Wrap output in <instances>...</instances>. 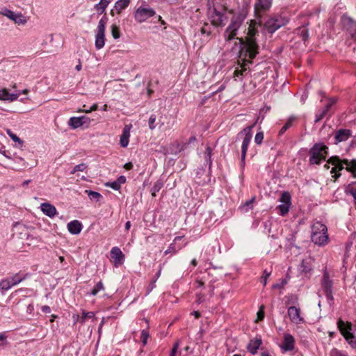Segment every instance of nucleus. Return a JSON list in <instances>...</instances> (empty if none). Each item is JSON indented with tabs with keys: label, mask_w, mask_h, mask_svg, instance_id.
Wrapping results in <instances>:
<instances>
[{
	"label": "nucleus",
	"mask_w": 356,
	"mask_h": 356,
	"mask_svg": "<svg viewBox=\"0 0 356 356\" xmlns=\"http://www.w3.org/2000/svg\"><path fill=\"white\" fill-rule=\"evenodd\" d=\"M109 1L108 0H100V1L95 6V8L97 11L100 12V13H103Z\"/></svg>",
	"instance_id": "7c9ffc66"
},
{
	"label": "nucleus",
	"mask_w": 356,
	"mask_h": 356,
	"mask_svg": "<svg viewBox=\"0 0 356 356\" xmlns=\"http://www.w3.org/2000/svg\"><path fill=\"white\" fill-rule=\"evenodd\" d=\"M271 272H268L266 270H264L263 275L261 277V282L263 283L264 286H266L267 284V279L270 275Z\"/></svg>",
	"instance_id": "49530a36"
},
{
	"label": "nucleus",
	"mask_w": 356,
	"mask_h": 356,
	"mask_svg": "<svg viewBox=\"0 0 356 356\" xmlns=\"http://www.w3.org/2000/svg\"><path fill=\"white\" fill-rule=\"evenodd\" d=\"M28 276V274L21 275L19 273H16L9 278L3 279L0 281V289L2 291H8L12 286H15L26 280Z\"/></svg>",
	"instance_id": "9b49d317"
},
{
	"label": "nucleus",
	"mask_w": 356,
	"mask_h": 356,
	"mask_svg": "<svg viewBox=\"0 0 356 356\" xmlns=\"http://www.w3.org/2000/svg\"><path fill=\"white\" fill-rule=\"evenodd\" d=\"M293 118H289L287 122L284 124V126L281 128L279 134H283L289 128L292 126Z\"/></svg>",
	"instance_id": "ea45409f"
},
{
	"label": "nucleus",
	"mask_w": 356,
	"mask_h": 356,
	"mask_svg": "<svg viewBox=\"0 0 356 356\" xmlns=\"http://www.w3.org/2000/svg\"><path fill=\"white\" fill-rule=\"evenodd\" d=\"M337 327L350 346L353 348L356 349V340H354L355 336L350 332L352 329L351 325L350 323L346 324L340 319L337 322Z\"/></svg>",
	"instance_id": "6e6552de"
},
{
	"label": "nucleus",
	"mask_w": 356,
	"mask_h": 356,
	"mask_svg": "<svg viewBox=\"0 0 356 356\" xmlns=\"http://www.w3.org/2000/svg\"><path fill=\"white\" fill-rule=\"evenodd\" d=\"M133 167V165L131 163H127L124 164V168L126 169V170H131Z\"/></svg>",
	"instance_id": "13d9d810"
},
{
	"label": "nucleus",
	"mask_w": 356,
	"mask_h": 356,
	"mask_svg": "<svg viewBox=\"0 0 356 356\" xmlns=\"http://www.w3.org/2000/svg\"><path fill=\"white\" fill-rule=\"evenodd\" d=\"M163 182L160 180L157 181L154 184V186L151 188V193H152V195L153 197L156 196V193H158L161 189V188L163 187Z\"/></svg>",
	"instance_id": "72a5a7b5"
},
{
	"label": "nucleus",
	"mask_w": 356,
	"mask_h": 356,
	"mask_svg": "<svg viewBox=\"0 0 356 356\" xmlns=\"http://www.w3.org/2000/svg\"><path fill=\"white\" fill-rule=\"evenodd\" d=\"M105 186L107 187H110L115 191H118L121 188L120 186L119 185V183H118V181L116 180L113 182H107L105 184Z\"/></svg>",
	"instance_id": "a18cd8bd"
},
{
	"label": "nucleus",
	"mask_w": 356,
	"mask_h": 356,
	"mask_svg": "<svg viewBox=\"0 0 356 356\" xmlns=\"http://www.w3.org/2000/svg\"><path fill=\"white\" fill-rule=\"evenodd\" d=\"M262 344V340L260 338H256L250 340L247 348L248 350L252 355H255L257 353L258 349Z\"/></svg>",
	"instance_id": "cd10ccee"
},
{
	"label": "nucleus",
	"mask_w": 356,
	"mask_h": 356,
	"mask_svg": "<svg viewBox=\"0 0 356 356\" xmlns=\"http://www.w3.org/2000/svg\"><path fill=\"white\" fill-rule=\"evenodd\" d=\"M328 163L335 165L331 170V173L335 174L333 176L335 179L341 175L340 174H336V172L343 169V164L346 165V168L348 172H350L353 174L354 177H356V159H353L349 161L347 159L341 160L338 156H332L328 160Z\"/></svg>",
	"instance_id": "7ed1b4c3"
},
{
	"label": "nucleus",
	"mask_w": 356,
	"mask_h": 356,
	"mask_svg": "<svg viewBox=\"0 0 356 356\" xmlns=\"http://www.w3.org/2000/svg\"><path fill=\"white\" fill-rule=\"evenodd\" d=\"M40 208L42 213L49 218H54L57 213L56 207L50 203H42Z\"/></svg>",
	"instance_id": "5701e85b"
},
{
	"label": "nucleus",
	"mask_w": 356,
	"mask_h": 356,
	"mask_svg": "<svg viewBox=\"0 0 356 356\" xmlns=\"http://www.w3.org/2000/svg\"><path fill=\"white\" fill-rule=\"evenodd\" d=\"M149 336V332L147 330H142L140 338H141V341H142L143 346H145L147 344Z\"/></svg>",
	"instance_id": "37998d69"
},
{
	"label": "nucleus",
	"mask_w": 356,
	"mask_h": 356,
	"mask_svg": "<svg viewBox=\"0 0 356 356\" xmlns=\"http://www.w3.org/2000/svg\"><path fill=\"white\" fill-rule=\"evenodd\" d=\"M7 134L10 137V138L19 144H22V140L15 134H13L11 130L7 129Z\"/></svg>",
	"instance_id": "79ce46f5"
},
{
	"label": "nucleus",
	"mask_w": 356,
	"mask_h": 356,
	"mask_svg": "<svg viewBox=\"0 0 356 356\" xmlns=\"http://www.w3.org/2000/svg\"><path fill=\"white\" fill-rule=\"evenodd\" d=\"M106 21L104 19H101L99 21L97 31L95 34V45L97 49H101L105 44V30H106Z\"/></svg>",
	"instance_id": "9d476101"
},
{
	"label": "nucleus",
	"mask_w": 356,
	"mask_h": 356,
	"mask_svg": "<svg viewBox=\"0 0 356 356\" xmlns=\"http://www.w3.org/2000/svg\"><path fill=\"white\" fill-rule=\"evenodd\" d=\"M19 95L18 93H10L6 88L0 90V100L13 102L17 99Z\"/></svg>",
	"instance_id": "393cba45"
},
{
	"label": "nucleus",
	"mask_w": 356,
	"mask_h": 356,
	"mask_svg": "<svg viewBox=\"0 0 356 356\" xmlns=\"http://www.w3.org/2000/svg\"><path fill=\"white\" fill-rule=\"evenodd\" d=\"M350 193L352 195V196L354 198L355 204H356V189L352 188L350 190Z\"/></svg>",
	"instance_id": "6e6d98bb"
},
{
	"label": "nucleus",
	"mask_w": 356,
	"mask_h": 356,
	"mask_svg": "<svg viewBox=\"0 0 356 356\" xmlns=\"http://www.w3.org/2000/svg\"><path fill=\"white\" fill-rule=\"evenodd\" d=\"M130 137V127L125 126L122 135L120 136V145L122 147H126L129 142Z\"/></svg>",
	"instance_id": "c85d7f7f"
},
{
	"label": "nucleus",
	"mask_w": 356,
	"mask_h": 356,
	"mask_svg": "<svg viewBox=\"0 0 356 356\" xmlns=\"http://www.w3.org/2000/svg\"><path fill=\"white\" fill-rule=\"evenodd\" d=\"M331 356H347V355L339 352L337 350L335 349L332 351Z\"/></svg>",
	"instance_id": "864d4df0"
},
{
	"label": "nucleus",
	"mask_w": 356,
	"mask_h": 356,
	"mask_svg": "<svg viewBox=\"0 0 356 356\" xmlns=\"http://www.w3.org/2000/svg\"><path fill=\"white\" fill-rule=\"evenodd\" d=\"M294 337L291 334L286 333L284 335V341L282 344L280 345V348L285 352L291 351L294 349Z\"/></svg>",
	"instance_id": "412c9836"
},
{
	"label": "nucleus",
	"mask_w": 356,
	"mask_h": 356,
	"mask_svg": "<svg viewBox=\"0 0 356 356\" xmlns=\"http://www.w3.org/2000/svg\"><path fill=\"white\" fill-rule=\"evenodd\" d=\"M335 102H336L335 99H333V98L329 99L328 104L325 106V108L321 111H319L316 115L315 122H318L321 121L327 115L328 111L332 106V105H334L335 104Z\"/></svg>",
	"instance_id": "a878e982"
},
{
	"label": "nucleus",
	"mask_w": 356,
	"mask_h": 356,
	"mask_svg": "<svg viewBox=\"0 0 356 356\" xmlns=\"http://www.w3.org/2000/svg\"><path fill=\"white\" fill-rule=\"evenodd\" d=\"M273 0H257L254 4V13L257 18L260 19L262 13L267 11L272 6Z\"/></svg>",
	"instance_id": "dca6fc26"
},
{
	"label": "nucleus",
	"mask_w": 356,
	"mask_h": 356,
	"mask_svg": "<svg viewBox=\"0 0 356 356\" xmlns=\"http://www.w3.org/2000/svg\"><path fill=\"white\" fill-rule=\"evenodd\" d=\"M192 314L195 316V318H198L200 316V314L197 311H194Z\"/></svg>",
	"instance_id": "774afa93"
},
{
	"label": "nucleus",
	"mask_w": 356,
	"mask_h": 356,
	"mask_svg": "<svg viewBox=\"0 0 356 356\" xmlns=\"http://www.w3.org/2000/svg\"><path fill=\"white\" fill-rule=\"evenodd\" d=\"M211 149L209 147H207V149H206V152L205 154H207V156H208L209 158L211 156Z\"/></svg>",
	"instance_id": "680f3d73"
},
{
	"label": "nucleus",
	"mask_w": 356,
	"mask_h": 356,
	"mask_svg": "<svg viewBox=\"0 0 356 356\" xmlns=\"http://www.w3.org/2000/svg\"><path fill=\"white\" fill-rule=\"evenodd\" d=\"M264 306L261 305L260 307L259 312H257V320L258 321H261L264 317Z\"/></svg>",
	"instance_id": "8fccbe9b"
},
{
	"label": "nucleus",
	"mask_w": 356,
	"mask_h": 356,
	"mask_svg": "<svg viewBox=\"0 0 356 356\" xmlns=\"http://www.w3.org/2000/svg\"><path fill=\"white\" fill-rule=\"evenodd\" d=\"M254 124L246 127L242 131H241L237 135L238 138H243V142L241 145V161L243 163H245V156L249 144L252 138V129L254 127Z\"/></svg>",
	"instance_id": "423d86ee"
},
{
	"label": "nucleus",
	"mask_w": 356,
	"mask_h": 356,
	"mask_svg": "<svg viewBox=\"0 0 356 356\" xmlns=\"http://www.w3.org/2000/svg\"><path fill=\"white\" fill-rule=\"evenodd\" d=\"M170 117L165 114H161L157 122V127L161 131H166L170 129L173 124L170 123Z\"/></svg>",
	"instance_id": "6ab92c4d"
},
{
	"label": "nucleus",
	"mask_w": 356,
	"mask_h": 356,
	"mask_svg": "<svg viewBox=\"0 0 356 356\" xmlns=\"http://www.w3.org/2000/svg\"><path fill=\"white\" fill-rule=\"evenodd\" d=\"M95 319V313L92 312H82V315L80 318V323L81 324H83L86 319Z\"/></svg>",
	"instance_id": "2f4dec72"
},
{
	"label": "nucleus",
	"mask_w": 356,
	"mask_h": 356,
	"mask_svg": "<svg viewBox=\"0 0 356 356\" xmlns=\"http://www.w3.org/2000/svg\"><path fill=\"white\" fill-rule=\"evenodd\" d=\"M291 197L290 193L289 192H283L280 200L282 204L277 207V209L279 210L280 215L284 216L288 213L291 205Z\"/></svg>",
	"instance_id": "4468645a"
},
{
	"label": "nucleus",
	"mask_w": 356,
	"mask_h": 356,
	"mask_svg": "<svg viewBox=\"0 0 356 356\" xmlns=\"http://www.w3.org/2000/svg\"><path fill=\"white\" fill-rule=\"evenodd\" d=\"M130 2V0L117 1L114 6V10H115L118 14H120L123 10H124L129 6Z\"/></svg>",
	"instance_id": "c756f323"
},
{
	"label": "nucleus",
	"mask_w": 356,
	"mask_h": 356,
	"mask_svg": "<svg viewBox=\"0 0 356 356\" xmlns=\"http://www.w3.org/2000/svg\"><path fill=\"white\" fill-rule=\"evenodd\" d=\"M264 139V133L262 131H259L256 134L254 137V142L257 145H261Z\"/></svg>",
	"instance_id": "c03bdc74"
},
{
	"label": "nucleus",
	"mask_w": 356,
	"mask_h": 356,
	"mask_svg": "<svg viewBox=\"0 0 356 356\" xmlns=\"http://www.w3.org/2000/svg\"><path fill=\"white\" fill-rule=\"evenodd\" d=\"M257 33V31L255 28V23L251 22L248 29V37L246 39L245 44L246 51L248 53L249 58L251 59L254 58L258 54V45L254 38Z\"/></svg>",
	"instance_id": "39448f33"
},
{
	"label": "nucleus",
	"mask_w": 356,
	"mask_h": 356,
	"mask_svg": "<svg viewBox=\"0 0 356 356\" xmlns=\"http://www.w3.org/2000/svg\"><path fill=\"white\" fill-rule=\"evenodd\" d=\"M351 136V131L349 129H339L334 136L335 144L347 140Z\"/></svg>",
	"instance_id": "b1692460"
},
{
	"label": "nucleus",
	"mask_w": 356,
	"mask_h": 356,
	"mask_svg": "<svg viewBox=\"0 0 356 356\" xmlns=\"http://www.w3.org/2000/svg\"><path fill=\"white\" fill-rule=\"evenodd\" d=\"M41 309H42V312L44 313L49 314L51 312V309L47 305L42 306Z\"/></svg>",
	"instance_id": "5fc2aeb1"
},
{
	"label": "nucleus",
	"mask_w": 356,
	"mask_h": 356,
	"mask_svg": "<svg viewBox=\"0 0 356 356\" xmlns=\"http://www.w3.org/2000/svg\"><path fill=\"white\" fill-rule=\"evenodd\" d=\"M67 229L72 234H79L82 229V225L79 220H74L67 224Z\"/></svg>",
	"instance_id": "bb28decb"
},
{
	"label": "nucleus",
	"mask_w": 356,
	"mask_h": 356,
	"mask_svg": "<svg viewBox=\"0 0 356 356\" xmlns=\"http://www.w3.org/2000/svg\"><path fill=\"white\" fill-rule=\"evenodd\" d=\"M75 69L77 71H80L82 69V65H81L80 60H79V63H78V65H76Z\"/></svg>",
	"instance_id": "052dcab7"
},
{
	"label": "nucleus",
	"mask_w": 356,
	"mask_h": 356,
	"mask_svg": "<svg viewBox=\"0 0 356 356\" xmlns=\"http://www.w3.org/2000/svg\"><path fill=\"white\" fill-rule=\"evenodd\" d=\"M111 34L114 39H118L120 37L119 28L115 24L111 26Z\"/></svg>",
	"instance_id": "a19ab883"
},
{
	"label": "nucleus",
	"mask_w": 356,
	"mask_h": 356,
	"mask_svg": "<svg viewBox=\"0 0 356 356\" xmlns=\"http://www.w3.org/2000/svg\"><path fill=\"white\" fill-rule=\"evenodd\" d=\"M0 13L13 20L16 24H24L26 23V19L22 14L15 13L6 8H2Z\"/></svg>",
	"instance_id": "2eb2a0df"
},
{
	"label": "nucleus",
	"mask_w": 356,
	"mask_h": 356,
	"mask_svg": "<svg viewBox=\"0 0 356 356\" xmlns=\"http://www.w3.org/2000/svg\"><path fill=\"white\" fill-rule=\"evenodd\" d=\"M111 255L113 259L115 266H119L123 264L124 255L118 247H113L111 249Z\"/></svg>",
	"instance_id": "aec40b11"
},
{
	"label": "nucleus",
	"mask_w": 356,
	"mask_h": 356,
	"mask_svg": "<svg viewBox=\"0 0 356 356\" xmlns=\"http://www.w3.org/2000/svg\"><path fill=\"white\" fill-rule=\"evenodd\" d=\"M179 342H178V341H177V342L174 344V346H173V347H172V350H171V353H170V356H176V355H177V350H178V348H179Z\"/></svg>",
	"instance_id": "09e8293b"
},
{
	"label": "nucleus",
	"mask_w": 356,
	"mask_h": 356,
	"mask_svg": "<svg viewBox=\"0 0 356 356\" xmlns=\"http://www.w3.org/2000/svg\"><path fill=\"white\" fill-rule=\"evenodd\" d=\"M182 248V246H179L178 247V249L177 250L176 247H175V243H172L168 250H166L165 252H164V254H168L169 253H172V254H175L177 250H179Z\"/></svg>",
	"instance_id": "e433bc0d"
},
{
	"label": "nucleus",
	"mask_w": 356,
	"mask_h": 356,
	"mask_svg": "<svg viewBox=\"0 0 356 356\" xmlns=\"http://www.w3.org/2000/svg\"><path fill=\"white\" fill-rule=\"evenodd\" d=\"M208 18L213 26L223 27L228 19L227 10L225 8L218 10L214 6L209 8L208 10Z\"/></svg>",
	"instance_id": "20e7f679"
},
{
	"label": "nucleus",
	"mask_w": 356,
	"mask_h": 356,
	"mask_svg": "<svg viewBox=\"0 0 356 356\" xmlns=\"http://www.w3.org/2000/svg\"><path fill=\"white\" fill-rule=\"evenodd\" d=\"M311 238L312 242L316 245H326L329 241L326 225L320 222H314L312 226Z\"/></svg>",
	"instance_id": "f03ea898"
},
{
	"label": "nucleus",
	"mask_w": 356,
	"mask_h": 356,
	"mask_svg": "<svg viewBox=\"0 0 356 356\" xmlns=\"http://www.w3.org/2000/svg\"><path fill=\"white\" fill-rule=\"evenodd\" d=\"M287 314L291 323L294 324H301L304 323V318L300 316V308L291 306L288 308Z\"/></svg>",
	"instance_id": "f3484780"
},
{
	"label": "nucleus",
	"mask_w": 356,
	"mask_h": 356,
	"mask_svg": "<svg viewBox=\"0 0 356 356\" xmlns=\"http://www.w3.org/2000/svg\"><path fill=\"white\" fill-rule=\"evenodd\" d=\"M184 237V236H176L174 240H173V243H176L178 241H180L181 239H182Z\"/></svg>",
	"instance_id": "0e129e2a"
},
{
	"label": "nucleus",
	"mask_w": 356,
	"mask_h": 356,
	"mask_svg": "<svg viewBox=\"0 0 356 356\" xmlns=\"http://www.w3.org/2000/svg\"><path fill=\"white\" fill-rule=\"evenodd\" d=\"M241 69L236 68L234 70V78H239L242 79V77L244 76V73L246 72L247 69L245 67V65H242L240 66Z\"/></svg>",
	"instance_id": "473e14b6"
},
{
	"label": "nucleus",
	"mask_w": 356,
	"mask_h": 356,
	"mask_svg": "<svg viewBox=\"0 0 356 356\" xmlns=\"http://www.w3.org/2000/svg\"><path fill=\"white\" fill-rule=\"evenodd\" d=\"M300 35L302 40L305 42L309 39V32L306 29H302L300 30Z\"/></svg>",
	"instance_id": "de8ad7c7"
},
{
	"label": "nucleus",
	"mask_w": 356,
	"mask_h": 356,
	"mask_svg": "<svg viewBox=\"0 0 356 356\" xmlns=\"http://www.w3.org/2000/svg\"><path fill=\"white\" fill-rule=\"evenodd\" d=\"M322 286L327 297L332 298V282L330 280L327 273H325L323 277Z\"/></svg>",
	"instance_id": "4be33fe9"
},
{
	"label": "nucleus",
	"mask_w": 356,
	"mask_h": 356,
	"mask_svg": "<svg viewBox=\"0 0 356 356\" xmlns=\"http://www.w3.org/2000/svg\"><path fill=\"white\" fill-rule=\"evenodd\" d=\"M208 26L207 24H205L204 26L201 29V32L203 34H207V35H210L211 32V31H207L206 27Z\"/></svg>",
	"instance_id": "3c124183"
},
{
	"label": "nucleus",
	"mask_w": 356,
	"mask_h": 356,
	"mask_svg": "<svg viewBox=\"0 0 356 356\" xmlns=\"http://www.w3.org/2000/svg\"><path fill=\"white\" fill-rule=\"evenodd\" d=\"M327 147L322 144H316L311 149L309 162L311 164H318L326 158Z\"/></svg>",
	"instance_id": "0eeeda50"
},
{
	"label": "nucleus",
	"mask_w": 356,
	"mask_h": 356,
	"mask_svg": "<svg viewBox=\"0 0 356 356\" xmlns=\"http://www.w3.org/2000/svg\"><path fill=\"white\" fill-rule=\"evenodd\" d=\"M119 185L121 186L122 184L126 182V177L124 176H120L116 180Z\"/></svg>",
	"instance_id": "603ef678"
},
{
	"label": "nucleus",
	"mask_w": 356,
	"mask_h": 356,
	"mask_svg": "<svg viewBox=\"0 0 356 356\" xmlns=\"http://www.w3.org/2000/svg\"><path fill=\"white\" fill-rule=\"evenodd\" d=\"M157 120V118L156 115L152 114L150 115L149 120H148V126L149 129L150 130H154L157 127V122L156 123V121Z\"/></svg>",
	"instance_id": "f704fd0d"
},
{
	"label": "nucleus",
	"mask_w": 356,
	"mask_h": 356,
	"mask_svg": "<svg viewBox=\"0 0 356 356\" xmlns=\"http://www.w3.org/2000/svg\"><path fill=\"white\" fill-rule=\"evenodd\" d=\"M254 197H252L250 200L247 201L246 203L245 204V205L243 206V207H252V204L254 202Z\"/></svg>",
	"instance_id": "4d7b16f0"
},
{
	"label": "nucleus",
	"mask_w": 356,
	"mask_h": 356,
	"mask_svg": "<svg viewBox=\"0 0 356 356\" xmlns=\"http://www.w3.org/2000/svg\"><path fill=\"white\" fill-rule=\"evenodd\" d=\"M246 17L247 14L245 12H239L232 16L230 23L223 34L225 41H231L236 38L238 34V30L241 26Z\"/></svg>",
	"instance_id": "f257e3e1"
},
{
	"label": "nucleus",
	"mask_w": 356,
	"mask_h": 356,
	"mask_svg": "<svg viewBox=\"0 0 356 356\" xmlns=\"http://www.w3.org/2000/svg\"><path fill=\"white\" fill-rule=\"evenodd\" d=\"M131 227V222L130 221H127L125 224V229L127 231H128Z\"/></svg>",
	"instance_id": "69168bd1"
},
{
	"label": "nucleus",
	"mask_w": 356,
	"mask_h": 356,
	"mask_svg": "<svg viewBox=\"0 0 356 356\" xmlns=\"http://www.w3.org/2000/svg\"><path fill=\"white\" fill-rule=\"evenodd\" d=\"M341 21L343 29L353 39L356 40V21L346 15L341 17Z\"/></svg>",
	"instance_id": "ddd939ff"
},
{
	"label": "nucleus",
	"mask_w": 356,
	"mask_h": 356,
	"mask_svg": "<svg viewBox=\"0 0 356 356\" xmlns=\"http://www.w3.org/2000/svg\"><path fill=\"white\" fill-rule=\"evenodd\" d=\"M86 193L88 194L90 200H96L97 201H98L99 198L102 197L99 193L90 190H86Z\"/></svg>",
	"instance_id": "c9c22d12"
},
{
	"label": "nucleus",
	"mask_w": 356,
	"mask_h": 356,
	"mask_svg": "<svg viewBox=\"0 0 356 356\" xmlns=\"http://www.w3.org/2000/svg\"><path fill=\"white\" fill-rule=\"evenodd\" d=\"M86 168H87V165L86 163H80L79 165H75L70 173L72 175H74L76 172H83L86 169Z\"/></svg>",
	"instance_id": "58836bf2"
},
{
	"label": "nucleus",
	"mask_w": 356,
	"mask_h": 356,
	"mask_svg": "<svg viewBox=\"0 0 356 356\" xmlns=\"http://www.w3.org/2000/svg\"><path fill=\"white\" fill-rule=\"evenodd\" d=\"M102 290H104V285L103 283L100 281L92 289L90 294L92 296H96Z\"/></svg>",
	"instance_id": "4c0bfd02"
},
{
	"label": "nucleus",
	"mask_w": 356,
	"mask_h": 356,
	"mask_svg": "<svg viewBox=\"0 0 356 356\" xmlns=\"http://www.w3.org/2000/svg\"><path fill=\"white\" fill-rule=\"evenodd\" d=\"M97 108H98V106L97 104H94L90 108V111H96L97 110Z\"/></svg>",
	"instance_id": "e2e57ef3"
},
{
	"label": "nucleus",
	"mask_w": 356,
	"mask_h": 356,
	"mask_svg": "<svg viewBox=\"0 0 356 356\" xmlns=\"http://www.w3.org/2000/svg\"><path fill=\"white\" fill-rule=\"evenodd\" d=\"M73 318H74L75 323L78 322V321L80 322L81 317L79 315H74Z\"/></svg>",
	"instance_id": "338daca9"
},
{
	"label": "nucleus",
	"mask_w": 356,
	"mask_h": 356,
	"mask_svg": "<svg viewBox=\"0 0 356 356\" xmlns=\"http://www.w3.org/2000/svg\"><path fill=\"white\" fill-rule=\"evenodd\" d=\"M90 122L91 120L86 116L72 117L69 120V125L73 129H77L83 125L88 127Z\"/></svg>",
	"instance_id": "a211bd4d"
},
{
	"label": "nucleus",
	"mask_w": 356,
	"mask_h": 356,
	"mask_svg": "<svg viewBox=\"0 0 356 356\" xmlns=\"http://www.w3.org/2000/svg\"><path fill=\"white\" fill-rule=\"evenodd\" d=\"M288 23V19L280 15L269 18L264 24L266 30L273 33Z\"/></svg>",
	"instance_id": "1a4fd4ad"
},
{
	"label": "nucleus",
	"mask_w": 356,
	"mask_h": 356,
	"mask_svg": "<svg viewBox=\"0 0 356 356\" xmlns=\"http://www.w3.org/2000/svg\"><path fill=\"white\" fill-rule=\"evenodd\" d=\"M156 12L152 8L140 6L136 10L134 17L138 22L142 23L154 16Z\"/></svg>",
	"instance_id": "f8f14e48"
},
{
	"label": "nucleus",
	"mask_w": 356,
	"mask_h": 356,
	"mask_svg": "<svg viewBox=\"0 0 356 356\" xmlns=\"http://www.w3.org/2000/svg\"><path fill=\"white\" fill-rule=\"evenodd\" d=\"M283 285H284V283H283V282H282V283H281V284H279V283H277V284H273V289H279V288H282V287L283 286Z\"/></svg>",
	"instance_id": "bf43d9fd"
}]
</instances>
